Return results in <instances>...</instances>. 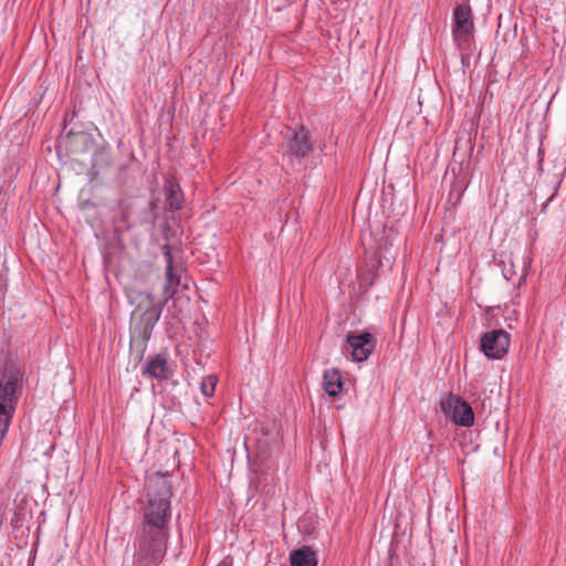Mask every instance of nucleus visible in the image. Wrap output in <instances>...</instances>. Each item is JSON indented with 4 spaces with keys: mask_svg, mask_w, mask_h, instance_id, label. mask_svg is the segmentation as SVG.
I'll return each instance as SVG.
<instances>
[{
    "mask_svg": "<svg viewBox=\"0 0 566 566\" xmlns=\"http://www.w3.org/2000/svg\"><path fill=\"white\" fill-rule=\"evenodd\" d=\"M172 483L168 474L156 472L147 478L146 500L140 501L139 525L168 530L171 520Z\"/></svg>",
    "mask_w": 566,
    "mask_h": 566,
    "instance_id": "nucleus-1",
    "label": "nucleus"
},
{
    "mask_svg": "<svg viewBox=\"0 0 566 566\" xmlns=\"http://www.w3.org/2000/svg\"><path fill=\"white\" fill-rule=\"evenodd\" d=\"M146 303L138 304L132 313L129 329V347L144 355L153 329L161 315V305L156 304L155 296L146 293Z\"/></svg>",
    "mask_w": 566,
    "mask_h": 566,
    "instance_id": "nucleus-2",
    "label": "nucleus"
},
{
    "mask_svg": "<svg viewBox=\"0 0 566 566\" xmlns=\"http://www.w3.org/2000/svg\"><path fill=\"white\" fill-rule=\"evenodd\" d=\"M168 530L138 525L135 537V566H158L167 552Z\"/></svg>",
    "mask_w": 566,
    "mask_h": 566,
    "instance_id": "nucleus-3",
    "label": "nucleus"
},
{
    "mask_svg": "<svg viewBox=\"0 0 566 566\" xmlns=\"http://www.w3.org/2000/svg\"><path fill=\"white\" fill-rule=\"evenodd\" d=\"M452 38L461 56H469L472 53L474 21L469 3L458 4L453 10Z\"/></svg>",
    "mask_w": 566,
    "mask_h": 566,
    "instance_id": "nucleus-4",
    "label": "nucleus"
},
{
    "mask_svg": "<svg viewBox=\"0 0 566 566\" xmlns=\"http://www.w3.org/2000/svg\"><path fill=\"white\" fill-rule=\"evenodd\" d=\"M313 149L314 143L311 133L304 126L287 134L281 145L282 155L291 163L296 160L300 165Z\"/></svg>",
    "mask_w": 566,
    "mask_h": 566,
    "instance_id": "nucleus-5",
    "label": "nucleus"
},
{
    "mask_svg": "<svg viewBox=\"0 0 566 566\" xmlns=\"http://www.w3.org/2000/svg\"><path fill=\"white\" fill-rule=\"evenodd\" d=\"M390 232H392V228L384 229V238L381 239L378 249L366 262V270L360 274L361 280L367 282L369 285L374 283L377 276V270L382 265V261L385 260L387 264H391V262L395 260V253L390 252V248L392 247Z\"/></svg>",
    "mask_w": 566,
    "mask_h": 566,
    "instance_id": "nucleus-6",
    "label": "nucleus"
},
{
    "mask_svg": "<svg viewBox=\"0 0 566 566\" xmlns=\"http://www.w3.org/2000/svg\"><path fill=\"white\" fill-rule=\"evenodd\" d=\"M440 408L455 424L471 427L474 423L472 407L459 396L449 394L440 401Z\"/></svg>",
    "mask_w": 566,
    "mask_h": 566,
    "instance_id": "nucleus-7",
    "label": "nucleus"
},
{
    "mask_svg": "<svg viewBox=\"0 0 566 566\" xmlns=\"http://www.w3.org/2000/svg\"><path fill=\"white\" fill-rule=\"evenodd\" d=\"M511 336L504 329H492L484 333L480 339V349L491 359L503 358L510 348Z\"/></svg>",
    "mask_w": 566,
    "mask_h": 566,
    "instance_id": "nucleus-8",
    "label": "nucleus"
},
{
    "mask_svg": "<svg viewBox=\"0 0 566 566\" xmlns=\"http://www.w3.org/2000/svg\"><path fill=\"white\" fill-rule=\"evenodd\" d=\"M376 346V339L369 332L349 333L346 337L345 350L350 353L353 360H367Z\"/></svg>",
    "mask_w": 566,
    "mask_h": 566,
    "instance_id": "nucleus-9",
    "label": "nucleus"
},
{
    "mask_svg": "<svg viewBox=\"0 0 566 566\" xmlns=\"http://www.w3.org/2000/svg\"><path fill=\"white\" fill-rule=\"evenodd\" d=\"M163 254L166 261V271H165V277H166V285L164 287V294L166 298H170L176 293V287L180 284V275L179 272L181 271V268H177L174 264V256L171 253V249L169 243H165L161 248Z\"/></svg>",
    "mask_w": 566,
    "mask_h": 566,
    "instance_id": "nucleus-10",
    "label": "nucleus"
},
{
    "mask_svg": "<svg viewBox=\"0 0 566 566\" xmlns=\"http://www.w3.org/2000/svg\"><path fill=\"white\" fill-rule=\"evenodd\" d=\"M113 166L111 153L106 148H99L93 155L92 166L88 171L90 181H98L109 177Z\"/></svg>",
    "mask_w": 566,
    "mask_h": 566,
    "instance_id": "nucleus-11",
    "label": "nucleus"
},
{
    "mask_svg": "<svg viewBox=\"0 0 566 566\" xmlns=\"http://www.w3.org/2000/svg\"><path fill=\"white\" fill-rule=\"evenodd\" d=\"M143 374L160 380H167L172 376L174 370L169 366L166 355L157 354L147 358L146 364L143 366Z\"/></svg>",
    "mask_w": 566,
    "mask_h": 566,
    "instance_id": "nucleus-12",
    "label": "nucleus"
},
{
    "mask_svg": "<svg viewBox=\"0 0 566 566\" xmlns=\"http://www.w3.org/2000/svg\"><path fill=\"white\" fill-rule=\"evenodd\" d=\"M165 191V209L169 211H178L184 205V192L179 184L174 179H167L164 185Z\"/></svg>",
    "mask_w": 566,
    "mask_h": 566,
    "instance_id": "nucleus-13",
    "label": "nucleus"
},
{
    "mask_svg": "<svg viewBox=\"0 0 566 566\" xmlns=\"http://www.w3.org/2000/svg\"><path fill=\"white\" fill-rule=\"evenodd\" d=\"M291 566H317L315 551L311 546H302L290 555Z\"/></svg>",
    "mask_w": 566,
    "mask_h": 566,
    "instance_id": "nucleus-14",
    "label": "nucleus"
},
{
    "mask_svg": "<svg viewBox=\"0 0 566 566\" xmlns=\"http://www.w3.org/2000/svg\"><path fill=\"white\" fill-rule=\"evenodd\" d=\"M323 380L324 389L328 396L336 397L342 392L343 381L337 369H327L324 373Z\"/></svg>",
    "mask_w": 566,
    "mask_h": 566,
    "instance_id": "nucleus-15",
    "label": "nucleus"
},
{
    "mask_svg": "<svg viewBox=\"0 0 566 566\" xmlns=\"http://www.w3.org/2000/svg\"><path fill=\"white\" fill-rule=\"evenodd\" d=\"M217 382H218V378L216 375H208V376L203 377L200 382L201 394L207 398L212 397L216 391Z\"/></svg>",
    "mask_w": 566,
    "mask_h": 566,
    "instance_id": "nucleus-16",
    "label": "nucleus"
},
{
    "mask_svg": "<svg viewBox=\"0 0 566 566\" xmlns=\"http://www.w3.org/2000/svg\"><path fill=\"white\" fill-rule=\"evenodd\" d=\"M537 157H538V160H537V170L542 174L544 168H543V163H544V148L542 147V145L538 147V150H537Z\"/></svg>",
    "mask_w": 566,
    "mask_h": 566,
    "instance_id": "nucleus-17",
    "label": "nucleus"
},
{
    "mask_svg": "<svg viewBox=\"0 0 566 566\" xmlns=\"http://www.w3.org/2000/svg\"><path fill=\"white\" fill-rule=\"evenodd\" d=\"M11 525L13 528H19L22 525L19 513H14L13 517L11 518Z\"/></svg>",
    "mask_w": 566,
    "mask_h": 566,
    "instance_id": "nucleus-18",
    "label": "nucleus"
},
{
    "mask_svg": "<svg viewBox=\"0 0 566 566\" xmlns=\"http://www.w3.org/2000/svg\"><path fill=\"white\" fill-rule=\"evenodd\" d=\"M156 207H157L156 201H155V200H150V201H149V203H148V208H149L150 210H155V209H156Z\"/></svg>",
    "mask_w": 566,
    "mask_h": 566,
    "instance_id": "nucleus-19",
    "label": "nucleus"
},
{
    "mask_svg": "<svg viewBox=\"0 0 566 566\" xmlns=\"http://www.w3.org/2000/svg\"><path fill=\"white\" fill-rule=\"evenodd\" d=\"M123 218H124V220H127V212L126 211H124Z\"/></svg>",
    "mask_w": 566,
    "mask_h": 566,
    "instance_id": "nucleus-20",
    "label": "nucleus"
},
{
    "mask_svg": "<svg viewBox=\"0 0 566 566\" xmlns=\"http://www.w3.org/2000/svg\"><path fill=\"white\" fill-rule=\"evenodd\" d=\"M461 184H464L465 181V178H462L461 180H459Z\"/></svg>",
    "mask_w": 566,
    "mask_h": 566,
    "instance_id": "nucleus-21",
    "label": "nucleus"
}]
</instances>
